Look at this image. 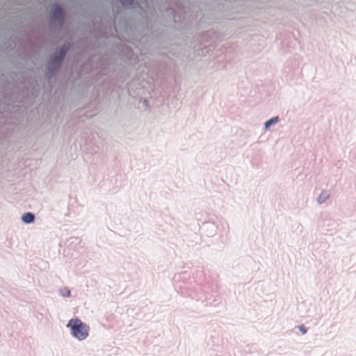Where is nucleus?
<instances>
[{"mask_svg":"<svg viewBox=\"0 0 356 356\" xmlns=\"http://www.w3.org/2000/svg\"><path fill=\"white\" fill-rule=\"evenodd\" d=\"M67 49L66 46L63 45L58 51L54 53L51 58L47 63V68L49 71L51 70L52 67H54V70H57L60 67Z\"/></svg>","mask_w":356,"mask_h":356,"instance_id":"obj_2","label":"nucleus"},{"mask_svg":"<svg viewBox=\"0 0 356 356\" xmlns=\"http://www.w3.org/2000/svg\"><path fill=\"white\" fill-rule=\"evenodd\" d=\"M278 121H279L278 116H275V117L269 119L264 123V129L268 130L271 125L277 123Z\"/></svg>","mask_w":356,"mask_h":356,"instance_id":"obj_6","label":"nucleus"},{"mask_svg":"<svg viewBox=\"0 0 356 356\" xmlns=\"http://www.w3.org/2000/svg\"><path fill=\"white\" fill-rule=\"evenodd\" d=\"M147 104H148L147 100L144 99V101H143V104H144V105H145V106H147Z\"/></svg>","mask_w":356,"mask_h":356,"instance_id":"obj_10","label":"nucleus"},{"mask_svg":"<svg viewBox=\"0 0 356 356\" xmlns=\"http://www.w3.org/2000/svg\"><path fill=\"white\" fill-rule=\"evenodd\" d=\"M134 0H120V3L124 6H131L133 4Z\"/></svg>","mask_w":356,"mask_h":356,"instance_id":"obj_8","label":"nucleus"},{"mask_svg":"<svg viewBox=\"0 0 356 356\" xmlns=\"http://www.w3.org/2000/svg\"><path fill=\"white\" fill-rule=\"evenodd\" d=\"M298 328L302 334H305L307 332V328L304 325H299Z\"/></svg>","mask_w":356,"mask_h":356,"instance_id":"obj_9","label":"nucleus"},{"mask_svg":"<svg viewBox=\"0 0 356 356\" xmlns=\"http://www.w3.org/2000/svg\"><path fill=\"white\" fill-rule=\"evenodd\" d=\"M330 197V193L328 191H323L316 199V202L318 204H323Z\"/></svg>","mask_w":356,"mask_h":356,"instance_id":"obj_5","label":"nucleus"},{"mask_svg":"<svg viewBox=\"0 0 356 356\" xmlns=\"http://www.w3.org/2000/svg\"><path fill=\"white\" fill-rule=\"evenodd\" d=\"M66 326L70 329L71 336L79 341H84L89 336V325L79 318L70 319Z\"/></svg>","mask_w":356,"mask_h":356,"instance_id":"obj_1","label":"nucleus"},{"mask_svg":"<svg viewBox=\"0 0 356 356\" xmlns=\"http://www.w3.org/2000/svg\"><path fill=\"white\" fill-rule=\"evenodd\" d=\"M58 293L63 298H69L71 296V291L67 287H62L59 289Z\"/></svg>","mask_w":356,"mask_h":356,"instance_id":"obj_7","label":"nucleus"},{"mask_svg":"<svg viewBox=\"0 0 356 356\" xmlns=\"http://www.w3.org/2000/svg\"><path fill=\"white\" fill-rule=\"evenodd\" d=\"M51 18L56 20L61 26L64 20V13L62 7L58 3H54L51 8Z\"/></svg>","mask_w":356,"mask_h":356,"instance_id":"obj_3","label":"nucleus"},{"mask_svg":"<svg viewBox=\"0 0 356 356\" xmlns=\"http://www.w3.org/2000/svg\"><path fill=\"white\" fill-rule=\"evenodd\" d=\"M35 215L31 212H26L22 214L21 220L24 223L31 224L35 220Z\"/></svg>","mask_w":356,"mask_h":356,"instance_id":"obj_4","label":"nucleus"}]
</instances>
